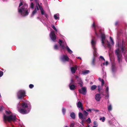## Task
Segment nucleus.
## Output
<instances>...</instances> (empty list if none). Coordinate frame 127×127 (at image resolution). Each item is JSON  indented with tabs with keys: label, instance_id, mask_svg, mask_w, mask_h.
Returning a JSON list of instances; mask_svg holds the SVG:
<instances>
[{
	"label": "nucleus",
	"instance_id": "6",
	"mask_svg": "<svg viewBox=\"0 0 127 127\" xmlns=\"http://www.w3.org/2000/svg\"><path fill=\"white\" fill-rule=\"evenodd\" d=\"M91 43L92 48L94 50L93 54L94 56V58L93 59V60L92 64L93 65H94L95 64V57L96 56H97V53L96 52V49L95 47L96 41L95 38L93 37L92 39Z\"/></svg>",
	"mask_w": 127,
	"mask_h": 127
},
{
	"label": "nucleus",
	"instance_id": "3",
	"mask_svg": "<svg viewBox=\"0 0 127 127\" xmlns=\"http://www.w3.org/2000/svg\"><path fill=\"white\" fill-rule=\"evenodd\" d=\"M28 5L25 2L21 1L18 8L19 13L23 16H27L29 13Z\"/></svg>",
	"mask_w": 127,
	"mask_h": 127
},
{
	"label": "nucleus",
	"instance_id": "51",
	"mask_svg": "<svg viewBox=\"0 0 127 127\" xmlns=\"http://www.w3.org/2000/svg\"><path fill=\"white\" fill-rule=\"evenodd\" d=\"M37 18H38V19L39 18V17H37Z\"/></svg>",
	"mask_w": 127,
	"mask_h": 127
},
{
	"label": "nucleus",
	"instance_id": "26",
	"mask_svg": "<svg viewBox=\"0 0 127 127\" xmlns=\"http://www.w3.org/2000/svg\"><path fill=\"white\" fill-rule=\"evenodd\" d=\"M70 116L72 118L74 119L75 117V114L73 112L72 113L70 114Z\"/></svg>",
	"mask_w": 127,
	"mask_h": 127
},
{
	"label": "nucleus",
	"instance_id": "37",
	"mask_svg": "<svg viewBox=\"0 0 127 127\" xmlns=\"http://www.w3.org/2000/svg\"><path fill=\"white\" fill-rule=\"evenodd\" d=\"M87 122L89 123H90L91 122L90 119L89 118H88L87 120Z\"/></svg>",
	"mask_w": 127,
	"mask_h": 127
},
{
	"label": "nucleus",
	"instance_id": "1",
	"mask_svg": "<svg viewBox=\"0 0 127 127\" xmlns=\"http://www.w3.org/2000/svg\"><path fill=\"white\" fill-rule=\"evenodd\" d=\"M95 34L98 37H99V35H100L101 37V43L104 47L107 46L109 47H110L111 46L114 44L113 40L111 37H110V43L106 39L105 34L100 31L99 30L98 32L95 30Z\"/></svg>",
	"mask_w": 127,
	"mask_h": 127
},
{
	"label": "nucleus",
	"instance_id": "35",
	"mask_svg": "<svg viewBox=\"0 0 127 127\" xmlns=\"http://www.w3.org/2000/svg\"><path fill=\"white\" fill-rule=\"evenodd\" d=\"M75 124L74 123H71L70 125V127H74Z\"/></svg>",
	"mask_w": 127,
	"mask_h": 127
},
{
	"label": "nucleus",
	"instance_id": "46",
	"mask_svg": "<svg viewBox=\"0 0 127 127\" xmlns=\"http://www.w3.org/2000/svg\"><path fill=\"white\" fill-rule=\"evenodd\" d=\"M92 26L94 27H95V23H93L92 25Z\"/></svg>",
	"mask_w": 127,
	"mask_h": 127
},
{
	"label": "nucleus",
	"instance_id": "29",
	"mask_svg": "<svg viewBox=\"0 0 127 127\" xmlns=\"http://www.w3.org/2000/svg\"><path fill=\"white\" fill-rule=\"evenodd\" d=\"M59 48V46L57 44H56L54 45V49L56 50H58Z\"/></svg>",
	"mask_w": 127,
	"mask_h": 127
},
{
	"label": "nucleus",
	"instance_id": "42",
	"mask_svg": "<svg viewBox=\"0 0 127 127\" xmlns=\"http://www.w3.org/2000/svg\"><path fill=\"white\" fill-rule=\"evenodd\" d=\"M100 58H101V59L103 60L104 61H105V59H104L103 57L102 56H100Z\"/></svg>",
	"mask_w": 127,
	"mask_h": 127
},
{
	"label": "nucleus",
	"instance_id": "31",
	"mask_svg": "<svg viewBox=\"0 0 127 127\" xmlns=\"http://www.w3.org/2000/svg\"><path fill=\"white\" fill-rule=\"evenodd\" d=\"M30 7L31 8L33 9L34 8V4L32 2L30 4Z\"/></svg>",
	"mask_w": 127,
	"mask_h": 127
},
{
	"label": "nucleus",
	"instance_id": "41",
	"mask_svg": "<svg viewBox=\"0 0 127 127\" xmlns=\"http://www.w3.org/2000/svg\"><path fill=\"white\" fill-rule=\"evenodd\" d=\"M3 107L2 106H1L0 107V111H1L3 109Z\"/></svg>",
	"mask_w": 127,
	"mask_h": 127
},
{
	"label": "nucleus",
	"instance_id": "40",
	"mask_svg": "<svg viewBox=\"0 0 127 127\" xmlns=\"http://www.w3.org/2000/svg\"><path fill=\"white\" fill-rule=\"evenodd\" d=\"M92 110H93V109H88L86 110V111L88 112H91Z\"/></svg>",
	"mask_w": 127,
	"mask_h": 127
},
{
	"label": "nucleus",
	"instance_id": "53",
	"mask_svg": "<svg viewBox=\"0 0 127 127\" xmlns=\"http://www.w3.org/2000/svg\"><path fill=\"white\" fill-rule=\"evenodd\" d=\"M31 0V1H32V0Z\"/></svg>",
	"mask_w": 127,
	"mask_h": 127
},
{
	"label": "nucleus",
	"instance_id": "38",
	"mask_svg": "<svg viewBox=\"0 0 127 127\" xmlns=\"http://www.w3.org/2000/svg\"><path fill=\"white\" fill-rule=\"evenodd\" d=\"M94 124L95 125V126H97L98 125L96 121H94Z\"/></svg>",
	"mask_w": 127,
	"mask_h": 127
},
{
	"label": "nucleus",
	"instance_id": "22",
	"mask_svg": "<svg viewBox=\"0 0 127 127\" xmlns=\"http://www.w3.org/2000/svg\"><path fill=\"white\" fill-rule=\"evenodd\" d=\"M79 118L81 119H83L84 118L83 115L82 113L80 112L79 113Z\"/></svg>",
	"mask_w": 127,
	"mask_h": 127
},
{
	"label": "nucleus",
	"instance_id": "4",
	"mask_svg": "<svg viewBox=\"0 0 127 127\" xmlns=\"http://www.w3.org/2000/svg\"><path fill=\"white\" fill-rule=\"evenodd\" d=\"M116 47H118V48L115 51V53L117 57L118 61L120 62L121 58L122 56V55L120 53V47L121 48V50L123 52L125 50H126V48L123 40H122V43L120 44V45L119 43H118L116 44Z\"/></svg>",
	"mask_w": 127,
	"mask_h": 127
},
{
	"label": "nucleus",
	"instance_id": "20",
	"mask_svg": "<svg viewBox=\"0 0 127 127\" xmlns=\"http://www.w3.org/2000/svg\"><path fill=\"white\" fill-rule=\"evenodd\" d=\"M107 109L109 111H111L112 109V106L111 104H108L107 105Z\"/></svg>",
	"mask_w": 127,
	"mask_h": 127
},
{
	"label": "nucleus",
	"instance_id": "14",
	"mask_svg": "<svg viewBox=\"0 0 127 127\" xmlns=\"http://www.w3.org/2000/svg\"><path fill=\"white\" fill-rule=\"evenodd\" d=\"M77 66L76 65H75L74 67H71L70 68V69L71 72L73 74L75 73L76 70L77 69Z\"/></svg>",
	"mask_w": 127,
	"mask_h": 127
},
{
	"label": "nucleus",
	"instance_id": "47",
	"mask_svg": "<svg viewBox=\"0 0 127 127\" xmlns=\"http://www.w3.org/2000/svg\"><path fill=\"white\" fill-rule=\"evenodd\" d=\"M98 80L100 81H102V80L103 79H101L100 78H98Z\"/></svg>",
	"mask_w": 127,
	"mask_h": 127
},
{
	"label": "nucleus",
	"instance_id": "17",
	"mask_svg": "<svg viewBox=\"0 0 127 127\" xmlns=\"http://www.w3.org/2000/svg\"><path fill=\"white\" fill-rule=\"evenodd\" d=\"M100 98V94H97L95 95V98L97 101H99Z\"/></svg>",
	"mask_w": 127,
	"mask_h": 127
},
{
	"label": "nucleus",
	"instance_id": "2",
	"mask_svg": "<svg viewBox=\"0 0 127 127\" xmlns=\"http://www.w3.org/2000/svg\"><path fill=\"white\" fill-rule=\"evenodd\" d=\"M17 107L18 111L23 114L28 113L31 108V105L27 102V103L23 102L21 104L19 103Z\"/></svg>",
	"mask_w": 127,
	"mask_h": 127
},
{
	"label": "nucleus",
	"instance_id": "9",
	"mask_svg": "<svg viewBox=\"0 0 127 127\" xmlns=\"http://www.w3.org/2000/svg\"><path fill=\"white\" fill-rule=\"evenodd\" d=\"M49 36L51 39L53 41H55L56 39V36L54 31H51Z\"/></svg>",
	"mask_w": 127,
	"mask_h": 127
},
{
	"label": "nucleus",
	"instance_id": "49",
	"mask_svg": "<svg viewBox=\"0 0 127 127\" xmlns=\"http://www.w3.org/2000/svg\"><path fill=\"white\" fill-rule=\"evenodd\" d=\"M97 126H94L93 127H97Z\"/></svg>",
	"mask_w": 127,
	"mask_h": 127
},
{
	"label": "nucleus",
	"instance_id": "8",
	"mask_svg": "<svg viewBox=\"0 0 127 127\" xmlns=\"http://www.w3.org/2000/svg\"><path fill=\"white\" fill-rule=\"evenodd\" d=\"M25 94L26 93L25 91L20 90L17 93V97L18 98L21 99L26 96Z\"/></svg>",
	"mask_w": 127,
	"mask_h": 127
},
{
	"label": "nucleus",
	"instance_id": "28",
	"mask_svg": "<svg viewBox=\"0 0 127 127\" xmlns=\"http://www.w3.org/2000/svg\"><path fill=\"white\" fill-rule=\"evenodd\" d=\"M99 120H102V122H104L105 120V118L104 117H103L102 118H100Z\"/></svg>",
	"mask_w": 127,
	"mask_h": 127
},
{
	"label": "nucleus",
	"instance_id": "13",
	"mask_svg": "<svg viewBox=\"0 0 127 127\" xmlns=\"http://www.w3.org/2000/svg\"><path fill=\"white\" fill-rule=\"evenodd\" d=\"M76 78L77 79L78 84L80 85L81 87H82L83 86V83L81 78L79 77L78 76H76Z\"/></svg>",
	"mask_w": 127,
	"mask_h": 127
},
{
	"label": "nucleus",
	"instance_id": "36",
	"mask_svg": "<svg viewBox=\"0 0 127 127\" xmlns=\"http://www.w3.org/2000/svg\"><path fill=\"white\" fill-rule=\"evenodd\" d=\"M103 64L104 65H106L107 66L108 64V63L107 61H106L105 62V63H104Z\"/></svg>",
	"mask_w": 127,
	"mask_h": 127
},
{
	"label": "nucleus",
	"instance_id": "34",
	"mask_svg": "<svg viewBox=\"0 0 127 127\" xmlns=\"http://www.w3.org/2000/svg\"><path fill=\"white\" fill-rule=\"evenodd\" d=\"M34 87V85L32 84H30L29 85V87L31 89L32 88Z\"/></svg>",
	"mask_w": 127,
	"mask_h": 127
},
{
	"label": "nucleus",
	"instance_id": "21",
	"mask_svg": "<svg viewBox=\"0 0 127 127\" xmlns=\"http://www.w3.org/2000/svg\"><path fill=\"white\" fill-rule=\"evenodd\" d=\"M54 17L55 19L59 20V15L58 13L55 14L54 15Z\"/></svg>",
	"mask_w": 127,
	"mask_h": 127
},
{
	"label": "nucleus",
	"instance_id": "50",
	"mask_svg": "<svg viewBox=\"0 0 127 127\" xmlns=\"http://www.w3.org/2000/svg\"><path fill=\"white\" fill-rule=\"evenodd\" d=\"M65 127H68L67 126H66Z\"/></svg>",
	"mask_w": 127,
	"mask_h": 127
},
{
	"label": "nucleus",
	"instance_id": "52",
	"mask_svg": "<svg viewBox=\"0 0 127 127\" xmlns=\"http://www.w3.org/2000/svg\"><path fill=\"white\" fill-rule=\"evenodd\" d=\"M86 80L87 81V79H86Z\"/></svg>",
	"mask_w": 127,
	"mask_h": 127
},
{
	"label": "nucleus",
	"instance_id": "44",
	"mask_svg": "<svg viewBox=\"0 0 127 127\" xmlns=\"http://www.w3.org/2000/svg\"><path fill=\"white\" fill-rule=\"evenodd\" d=\"M119 23V22L118 21H117L115 23V25L116 26H117Z\"/></svg>",
	"mask_w": 127,
	"mask_h": 127
},
{
	"label": "nucleus",
	"instance_id": "39",
	"mask_svg": "<svg viewBox=\"0 0 127 127\" xmlns=\"http://www.w3.org/2000/svg\"><path fill=\"white\" fill-rule=\"evenodd\" d=\"M101 82H102L101 85L102 86H103L104 83V81L103 79L102 80V81Z\"/></svg>",
	"mask_w": 127,
	"mask_h": 127
},
{
	"label": "nucleus",
	"instance_id": "48",
	"mask_svg": "<svg viewBox=\"0 0 127 127\" xmlns=\"http://www.w3.org/2000/svg\"><path fill=\"white\" fill-rule=\"evenodd\" d=\"M77 58L78 59H81V58L80 57H77Z\"/></svg>",
	"mask_w": 127,
	"mask_h": 127
},
{
	"label": "nucleus",
	"instance_id": "16",
	"mask_svg": "<svg viewBox=\"0 0 127 127\" xmlns=\"http://www.w3.org/2000/svg\"><path fill=\"white\" fill-rule=\"evenodd\" d=\"M77 106L78 108H80L82 110H83L82 104L81 102L78 101L77 104Z\"/></svg>",
	"mask_w": 127,
	"mask_h": 127
},
{
	"label": "nucleus",
	"instance_id": "45",
	"mask_svg": "<svg viewBox=\"0 0 127 127\" xmlns=\"http://www.w3.org/2000/svg\"><path fill=\"white\" fill-rule=\"evenodd\" d=\"M98 90L99 91H100V86H98Z\"/></svg>",
	"mask_w": 127,
	"mask_h": 127
},
{
	"label": "nucleus",
	"instance_id": "33",
	"mask_svg": "<svg viewBox=\"0 0 127 127\" xmlns=\"http://www.w3.org/2000/svg\"><path fill=\"white\" fill-rule=\"evenodd\" d=\"M83 112L84 114H85L86 116H87L88 114V113L85 110Z\"/></svg>",
	"mask_w": 127,
	"mask_h": 127
},
{
	"label": "nucleus",
	"instance_id": "12",
	"mask_svg": "<svg viewBox=\"0 0 127 127\" xmlns=\"http://www.w3.org/2000/svg\"><path fill=\"white\" fill-rule=\"evenodd\" d=\"M73 80L72 79H71V83L69 85L70 89L72 90H74L75 88V86L74 85L71 84L72 83H73Z\"/></svg>",
	"mask_w": 127,
	"mask_h": 127
},
{
	"label": "nucleus",
	"instance_id": "23",
	"mask_svg": "<svg viewBox=\"0 0 127 127\" xmlns=\"http://www.w3.org/2000/svg\"><path fill=\"white\" fill-rule=\"evenodd\" d=\"M105 87H106V89L105 90V92L106 94H108L109 93V87L107 86H106Z\"/></svg>",
	"mask_w": 127,
	"mask_h": 127
},
{
	"label": "nucleus",
	"instance_id": "18",
	"mask_svg": "<svg viewBox=\"0 0 127 127\" xmlns=\"http://www.w3.org/2000/svg\"><path fill=\"white\" fill-rule=\"evenodd\" d=\"M38 10V8L37 6H36V8H35L34 11H33L31 15V16L32 17L36 13L37 11Z\"/></svg>",
	"mask_w": 127,
	"mask_h": 127
},
{
	"label": "nucleus",
	"instance_id": "5",
	"mask_svg": "<svg viewBox=\"0 0 127 127\" xmlns=\"http://www.w3.org/2000/svg\"><path fill=\"white\" fill-rule=\"evenodd\" d=\"M6 114L3 115V119L4 121H14L16 120L15 115L10 111H6Z\"/></svg>",
	"mask_w": 127,
	"mask_h": 127
},
{
	"label": "nucleus",
	"instance_id": "32",
	"mask_svg": "<svg viewBox=\"0 0 127 127\" xmlns=\"http://www.w3.org/2000/svg\"><path fill=\"white\" fill-rule=\"evenodd\" d=\"M3 71L0 70V77H2L3 75Z\"/></svg>",
	"mask_w": 127,
	"mask_h": 127
},
{
	"label": "nucleus",
	"instance_id": "11",
	"mask_svg": "<svg viewBox=\"0 0 127 127\" xmlns=\"http://www.w3.org/2000/svg\"><path fill=\"white\" fill-rule=\"evenodd\" d=\"M80 93L83 95H85L86 93V88L85 87H83L81 89H79Z\"/></svg>",
	"mask_w": 127,
	"mask_h": 127
},
{
	"label": "nucleus",
	"instance_id": "25",
	"mask_svg": "<svg viewBox=\"0 0 127 127\" xmlns=\"http://www.w3.org/2000/svg\"><path fill=\"white\" fill-rule=\"evenodd\" d=\"M97 88L96 86L95 85H93L91 87V89L92 90H94Z\"/></svg>",
	"mask_w": 127,
	"mask_h": 127
},
{
	"label": "nucleus",
	"instance_id": "19",
	"mask_svg": "<svg viewBox=\"0 0 127 127\" xmlns=\"http://www.w3.org/2000/svg\"><path fill=\"white\" fill-rule=\"evenodd\" d=\"M117 70V68L115 65L113 64L112 65V72L113 73L115 72Z\"/></svg>",
	"mask_w": 127,
	"mask_h": 127
},
{
	"label": "nucleus",
	"instance_id": "24",
	"mask_svg": "<svg viewBox=\"0 0 127 127\" xmlns=\"http://www.w3.org/2000/svg\"><path fill=\"white\" fill-rule=\"evenodd\" d=\"M90 72V71L88 70H86L82 72V74H88Z\"/></svg>",
	"mask_w": 127,
	"mask_h": 127
},
{
	"label": "nucleus",
	"instance_id": "43",
	"mask_svg": "<svg viewBox=\"0 0 127 127\" xmlns=\"http://www.w3.org/2000/svg\"><path fill=\"white\" fill-rule=\"evenodd\" d=\"M93 110H94V111L96 112H99V110L97 109H93Z\"/></svg>",
	"mask_w": 127,
	"mask_h": 127
},
{
	"label": "nucleus",
	"instance_id": "10",
	"mask_svg": "<svg viewBox=\"0 0 127 127\" xmlns=\"http://www.w3.org/2000/svg\"><path fill=\"white\" fill-rule=\"evenodd\" d=\"M61 59L63 62H65L68 61L69 59L67 55H64L61 57Z\"/></svg>",
	"mask_w": 127,
	"mask_h": 127
},
{
	"label": "nucleus",
	"instance_id": "7",
	"mask_svg": "<svg viewBox=\"0 0 127 127\" xmlns=\"http://www.w3.org/2000/svg\"><path fill=\"white\" fill-rule=\"evenodd\" d=\"M59 43L61 48L63 49L64 50L66 49L68 52L70 54H71L73 52L70 49L68 46L67 45L65 41H63L61 40H59Z\"/></svg>",
	"mask_w": 127,
	"mask_h": 127
},
{
	"label": "nucleus",
	"instance_id": "15",
	"mask_svg": "<svg viewBox=\"0 0 127 127\" xmlns=\"http://www.w3.org/2000/svg\"><path fill=\"white\" fill-rule=\"evenodd\" d=\"M38 6L40 9L41 10V14L42 15H44L46 17H47V15L45 13L43 10L42 8V7L40 6L39 5V4H38Z\"/></svg>",
	"mask_w": 127,
	"mask_h": 127
},
{
	"label": "nucleus",
	"instance_id": "30",
	"mask_svg": "<svg viewBox=\"0 0 127 127\" xmlns=\"http://www.w3.org/2000/svg\"><path fill=\"white\" fill-rule=\"evenodd\" d=\"M66 111V110L64 108H63L62 109V112L63 114L64 115Z\"/></svg>",
	"mask_w": 127,
	"mask_h": 127
},
{
	"label": "nucleus",
	"instance_id": "27",
	"mask_svg": "<svg viewBox=\"0 0 127 127\" xmlns=\"http://www.w3.org/2000/svg\"><path fill=\"white\" fill-rule=\"evenodd\" d=\"M51 26L53 29L56 32H57L58 30L57 29H56V28L55 27V26L53 25H51Z\"/></svg>",
	"mask_w": 127,
	"mask_h": 127
}]
</instances>
